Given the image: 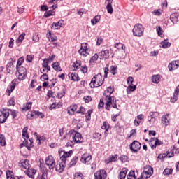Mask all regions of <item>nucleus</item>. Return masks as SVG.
<instances>
[{
  "instance_id": "1",
  "label": "nucleus",
  "mask_w": 179,
  "mask_h": 179,
  "mask_svg": "<svg viewBox=\"0 0 179 179\" xmlns=\"http://www.w3.org/2000/svg\"><path fill=\"white\" fill-rule=\"evenodd\" d=\"M113 92L114 87L110 86L106 90L103 94L106 97L105 100L106 101L105 108H106L108 111H110V107H111V106L113 108H117V110H118V108L117 107V100H114V99H113V98L110 96Z\"/></svg>"
},
{
  "instance_id": "2",
  "label": "nucleus",
  "mask_w": 179,
  "mask_h": 179,
  "mask_svg": "<svg viewBox=\"0 0 179 179\" xmlns=\"http://www.w3.org/2000/svg\"><path fill=\"white\" fill-rule=\"evenodd\" d=\"M63 153V155L60 157L61 162H59V164L56 165V171H59V173H62V171H64V169L66 167V161L68 160V157H71L72 156L73 151H64Z\"/></svg>"
},
{
  "instance_id": "3",
  "label": "nucleus",
  "mask_w": 179,
  "mask_h": 179,
  "mask_svg": "<svg viewBox=\"0 0 179 179\" xmlns=\"http://www.w3.org/2000/svg\"><path fill=\"white\" fill-rule=\"evenodd\" d=\"M103 83H104V80H103V76L101 75V73H98L92 78L90 85L92 88L99 87V86H101Z\"/></svg>"
},
{
  "instance_id": "4",
  "label": "nucleus",
  "mask_w": 179,
  "mask_h": 179,
  "mask_svg": "<svg viewBox=\"0 0 179 179\" xmlns=\"http://www.w3.org/2000/svg\"><path fill=\"white\" fill-rule=\"evenodd\" d=\"M143 31H145L143 26L141 24H136L132 30L133 36H135V37H142L143 36Z\"/></svg>"
},
{
  "instance_id": "5",
  "label": "nucleus",
  "mask_w": 179,
  "mask_h": 179,
  "mask_svg": "<svg viewBox=\"0 0 179 179\" xmlns=\"http://www.w3.org/2000/svg\"><path fill=\"white\" fill-rule=\"evenodd\" d=\"M17 70V72H16L17 78L20 80H24V79H26V77L27 76V70L26 69V68L21 66V67H18Z\"/></svg>"
},
{
  "instance_id": "6",
  "label": "nucleus",
  "mask_w": 179,
  "mask_h": 179,
  "mask_svg": "<svg viewBox=\"0 0 179 179\" xmlns=\"http://www.w3.org/2000/svg\"><path fill=\"white\" fill-rule=\"evenodd\" d=\"M46 166L51 170L52 169H57V165H55V158L52 155H48L45 160Z\"/></svg>"
},
{
  "instance_id": "7",
  "label": "nucleus",
  "mask_w": 179,
  "mask_h": 179,
  "mask_svg": "<svg viewBox=\"0 0 179 179\" xmlns=\"http://www.w3.org/2000/svg\"><path fill=\"white\" fill-rule=\"evenodd\" d=\"M153 174V168L150 167V166H145L141 174L142 177H145V178H150L152 175Z\"/></svg>"
},
{
  "instance_id": "8",
  "label": "nucleus",
  "mask_w": 179,
  "mask_h": 179,
  "mask_svg": "<svg viewBox=\"0 0 179 179\" xmlns=\"http://www.w3.org/2000/svg\"><path fill=\"white\" fill-rule=\"evenodd\" d=\"M71 136H72L73 142L76 143H80L83 142V138L82 137V134L80 133H78L74 131Z\"/></svg>"
},
{
  "instance_id": "9",
  "label": "nucleus",
  "mask_w": 179,
  "mask_h": 179,
  "mask_svg": "<svg viewBox=\"0 0 179 179\" xmlns=\"http://www.w3.org/2000/svg\"><path fill=\"white\" fill-rule=\"evenodd\" d=\"M78 52L80 55H83V57H87L90 52V50L87 48V43H82Z\"/></svg>"
},
{
  "instance_id": "10",
  "label": "nucleus",
  "mask_w": 179,
  "mask_h": 179,
  "mask_svg": "<svg viewBox=\"0 0 179 179\" xmlns=\"http://www.w3.org/2000/svg\"><path fill=\"white\" fill-rule=\"evenodd\" d=\"M10 115L9 111L3 110L0 111V124H5Z\"/></svg>"
},
{
  "instance_id": "11",
  "label": "nucleus",
  "mask_w": 179,
  "mask_h": 179,
  "mask_svg": "<svg viewBox=\"0 0 179 179\" xmlns=\"http://www.w3.org/2000/svg\"><path fill=\"white\" fill-rule=\"evenodd\" d=\"M149 145L152 149H156V146L163 145V142L157 138H152L149 141Z\"/></svg>"
},
{
  "instance_id": "12",
  "label": "nucleus",
  "mask_w": 179,
  "mask_h": 179,
  "mask_svg": "<svg viewBox=\"0 0 179 179\" xmlns=\"http://www.w3.org/2000/svg\"><path fill=\"white\" fill-rule=\"evenodd\" d=\"M156 117H159V113L157 112H150V115L148 117V121L150 122L151 125H154L156 122Z\"/></svg>"
},
{
  "instance_id": "13",
  "label": "nucleus",
  "mask_w": 179,
  "mask_h": 179,
  "mask_svg": "<svg viewBox=\"0 0 179 179\" xmlns=\"http://www.w3.org/2000/svg\"><path fill=\"white\" fill-rule=\"evenodd\" d=\"M130 150L131 152L136 153V152L141 150V143L136 141H133L131 143V145L130 146Z\"/></svg>"
},
{
  "instance_id": "14",
  "label": "nucleus",
  "mask_w": 179,
  "mask_h": 179,
  "mask_svg": "<svg viewBox=\"0 0 179 179\" xmlns=\"http://www.w3.org/2000/svg\"><path fill=\"white\" fill-rule=\"evenodd\" d=\"M95 179H106L107 173L104 170H100L95 173Z\"/></svg>"
},
{
  "instance_id": "15",
  "label": "nucleus",
  "mask_w": 179,
  "mask_h": 179,
  "mask_svg": "<svg viewBox=\"0 0 179 179\" xmlns=\"http://www.w3.org/2000/svg\"><path fill=\"white\" fill-rule=\"evenodd\" d=\"M81 162L85 164H90V160H92V156L90 154H83L81 157Z\"/></svg>"
},
{
  "instance_id": "16",
  "label": "nucleus",
  "mask_w": 179,
  "mask_h": 179,
  "mask_svg": "<svg viewBox=\"0 0 179 179\" xmlns=\"http://www.w3.org/2000/svg\"><path fill=\"white\" fill-rule=\"evenodd\" d=\"M179 67V60H174L169 63L168 68L169 71H174Z\"/></svg>"
},
{
  "instance_id": "17",
  "label": "nucleus",
  "mask_w": 179,
  "mask_h": 179,
  "mask_svg": "<svg viewBox=\"0 0 179 179\" xmlns=\"http://www.w3.org/2000/svg\"><path fill=\"white\" fill-rule=\"evenodd\" d=\"M57 8H58V4L52 5V6H50V4H48V6L43 5V6H41V10H42L43 12H47L48 9H52L54 10V9H57Z\"/></svg>"
},
{
  "instance_id": "18",
  "label": "nucleus",
  "mask_w": 179,
  "mask_h": 179,
  "mask_svg": "<svg viewBox=\"0 0 179 179\" xmlns=\"http://www.w3.org/2000/svg\"><path fill=\"white\" fill-rule=\"evenodd\" d=\"M36 173H37V171L33 168H29L25 171V174L29 176L30 178H34V175L36 174Z\"/></svg>"
},
{
  "instance_id": "19",
  "label": "nucleus",
  "mask_w": 179,
  "mask_h": 179,
  "mask_svg": "<svg viewBox=\"0 0 179 179\" xmlns=\"http://www.w3.org/2000/svg\"><path fill=\"white\" fill-rule=\"evenodd\" d=\"M20 167H22V169H24L25 170H27L30 169V163L29 162L28 159H24L19 164Z\"/></svg>"
},
{
  "instance_id": "20",
  "label": "nucleus",
  "mask_w": 179,
  "mask_h": 179,
  "mask_svg": "<svg viewBox=\"0 0 179 179\" xmlns=\"http://www.w3.org/2000/svg\"><path fill=\"white\" fill-rule=\"evenodd\" d=\"M99 56L105 58V59H108L110 58V50H102L99 53Z\"/></svg>"
},
{
  "instance_id": "21",
  "label": "nucleus",
  "mask_w": 179,
  "mask_h": 179,
  "mask_svg": "<svg viewBox=\"0 0 179 179\" xmlns=\"http://www.w3.org/2000/svg\"><path fill=\"white\" fill-rule=\"evenodd\" d=\"M29 142H30V144H29V145H28L27 141H24L23 143L20 145V148H22L24 146H26V148H27L28 150L31 151V148H33V146H34L33 145V141H31V139H29Z\"/></svg>"
},
{
  "instance_id": "22",
  "label": "nucleus",
  "mask_w": 179,
  "mask_h": 179,
  "mask_svg": "<svg viewBox=\"0 0 179 179\" xmlns=\"http://www.w3.org/2000/svg\"><path fill=\"white\" fill-rule=\"evenodd\" d=\"M62 24H64V20H61L58 22H54L52 25V29L53 30H58L62 27Z\"/></svg>"
},
{
  "instance_id": "23",
  "label": "nucleus",
  "mask_w": 179,
  "mask_h": 179,
  "mask_svg": "<svg viewBox=\"0 0 179 179\" xmlns=\"http://www.w3.org/2000/svg\"><path fill=\"white\" fill-rule=\"evenodd\" d=\"M76 110H78V106L71 105L70 107L67 108V113L69 115H73Z\"/></svg>"
},
{
  "instance_id": "24",
  "label": "nucleus",
  "mask_w": 179,
  "mask_h": 179,
  "mask_svg": "<svg viewBox=\"0 0 179 179\" xmlns=\"http://www.w3.org/2000/svg\"><path fill=\"white\" fill-rule=\"evenodd\" d=\"M69 78L71 80H74L78 82L80 80L79 76L76 73H69Z\"/></svg>"
},
{
  "instance_id": "25",
  "label": "nucleus",
  "mask_w": 179,
  "mask_h": 179,
  "mask_svg": "<svg viewBox=\"0 0 179 179\" xmlns=\"http://www.w3.org/2000/svg\"><path fill=\"white\" fill-rule=\"evenodd\" d=\"M170 20L173 23V24H176V23L178 22V13H174L171 14L170 16Z\"/></svg>"
},
{
  "instance_id": "26",
  "label": "nucleus",
  "mask_w": 179,
  "mask_h": 179,
  "mask_svg": "<svg viewBox=\"0 0 179 179\" xmlns=\"http://www.w3.org/2000/svg\"><path fill=\"white\" fill-rule=\"evenodd\" d=\"M7 179H23V176H12V172L10 171H6Z\"/></svg>"
},
{
  "instance_id": "27",
  "label": "nucleus",
  "mask_w": 179,
  "mask_h": 179,
  "mask_svg": "<svg viewBox=\"0 0 179 179\" xmlns=\"http://www.w3.org/2000/svg\"><path fill=\"white\" fill-rule=\"evenodd\" d=\"M127 173H128V169L123 168L122 169V171L119 174V179H125V177H127Z\"/></svg>"
},
{
  "instance_id": "28",
  "label": "nucleus",
  "mask_w": 179,
  "mask_h": 179,
  "mask_svg": "<svg viewBox=\"0 0 179 179\" xmlns=\"http://www.w3.org/2000/svg\"><path fill=\"white\" fill-rule=\"evenodd\" d=\"M59 65V62H57L52 64V67L55 71H57V72H61V71H62V69H61V66Z\"/></svg>"
},
{
  "instance_id": "29",
  "label": "nucleus",
  "mask_w": 179,
  "mask_h": 179,
  "mask_svg": "<svg viewBox=\"0 0 179 179\" xmlns=\"http://www.w3.org/2000/svg\"><path fill=\"white\" fill-rule=\"evenodd\" d=\"M101 129H105V135H108L107 132H108V129H110V124L107 122V121L103 122V125L101 126Z\"/></svg>"
},
{
  "instance_id": "30",
  "label": "nucleus",
  "mask_w": 179,
  "mask_h": 179,
  "mask_svg": "<svg viewBox=\"0 0 179 179\" xmlns=\"http://www.w3.org/2000/svg\"><path fill=\"white\" fill-rule=\"evenodd\" d=\"M15 87H16V83L15 82V80H13L11 82V85H10L9 88H8L7 90L8 93L10 94V93L13 92V90H15Z\"/></svg>"
},
{
  "instance_id": "31",
  "label": "nucleus",
  "mask_w": 179,
  "mask_h": 179,
  "mask_svg": "<svg viewBox=\"0 0 179 179\" xmlns=\"http://www.w3.org/2000/svg\"><path fill=\"white\" fill-rule=\"evenodd\" d=\"M101 17L100 15H96L93 19H92L91 23L92 26H95V24H97V23L100 22Z\"/></svg>"
},
{
  "instance_id": "32",
  "label": "nucleus",
  "mask_w": 179,
  "mask_h": 179,
  "mask_svg": "<svg viewBox=\"0 0 179 179\" xmlns=\"http://www.w3.org/2000/svg\"><path fill=\"white\" fill-rule=\"evenodd\" d=\"M78 157L75 156L70 162V163L68 164L69 169H71V167H73V166H75L76 163H78Z\"/></svg>"
},
{
  "instance_id": "33",
  "label": "nucleus",
  "mask_w": 179,
  "mask_h": 179,
  "mask_svg": "<svg viewBox=\"0 0 179 179\" xmlns=\"http://www.w3.org/2000/svg\"><path fill=\"white\" fill-rule=\"evenodd\" d=\"M162 124H164V125L167 126V124H169V122H170V117H169V115H167L166 116L162 117Z\"/></svg>"
},
{
  "instance_id": "34",
  "label": "nucleus",
  "mask_w": 179,
  "mask_h": 179,
  "mask_svg": "<svg viewBox=\"0 0 179 179\" xmlns=\"http://www.w3.org/2000/svg\"><path fill=\"white\" fill-rule=\"evenodd\" d=\"M152 83H159L160 82V75H154L152 76Z\"/></svg>"
},
{
  "instance_id": "35",
  "label": "nucleus",
  "mask_w": 179,
  "mask_h": 179,
  "mask_svg": "<svg viewBox=\"0 0 179 179\" xmlns=\"http://www.w3.org/2000/svg\"><path fill=\"white\" fill-rule=\"evenodd\" d=\"M136 90V85H129V86L127 88V94H129L131 92H135Z\"/></svg>"
},
{
  "instance_id": "36",
  "label": "nucleus",
  "mask_w": 179,
  "mask_h": 179,
  "mask_svg": "<svg viewBox=\"0 0 179 179\" xmlns=\"http://www.w3.org/2000/svg\"><path fill=\"white\" fill-rule=\"evenodd\" d=\"M117 157H118V155L116 154L115 155H111L108 157V162L106 160V163H111V162H117Z\"/></svg>"
},
{
  "instance_id": "37",
  "label": "nucleus",
  "mask_w": 179,
  "mask_h": 179,
  "mask_svg": "<svg viewBox=\"0 0 179 179\" xmlns=\"http://www.w3.org/2000/svg\"><path fill=\"white\" fill-rule=\"evenodd\" d=\"M161 45L162 46V48H169L170 45H171V43L170 42L164 40V41L161 42Z\"/></svg>"
},
{
  "instance_id": "38",
  "label": "nucleus",
  "mask_w": 179,
  "mask_h": 179,
  "mask_svg": "<svg viewBox=\"0 0 179 179\" xmlns=\"http://www.w3.org/2000/svg\"><path fill=\"white\" fill-rule=\"evenodd\" d=\"M55 15V11L50 10L45 12L44 17H50V16H54Z\"/></svg>"
},
{
  "instance_id": "39",
  "label": "nucleus",
  "mask_w": 179,
  "mask_h": 179,
  "mask_svg": "<svg viewBox=\"0 0 179 179\" xmlns=\"http://www.w3.org/2000/svg\"><path fill=\"white\" fill-rule=\"evenodd\" d=\"M31 104H33L31 102L27 103L22 108V111H27V110H30V108H31Z\"/></svg>"
},
{
  "instance_id": "40",
  "label": "nucleus",
  "mask_w": 179,
  "mask_h": 179,
  "mask_svg": "<svg viewBox=\"0 0 179 179\" xmlns=\"http://www.w3.org/2000/svg\"><path fill=\"white\" fill-rule=\"evenodd\" d=\"M26 36L25 33H22V34H20L17 38V40L16 41L17 44H19V43H22V41H23V40H24V37Z\"/></svg>"
},
{
  "instance_id": "41",
  "label": "nucleus",
  "mask_w": 179,
  "mask_h": 179,
  "mask_svg": "<svg viewBox=\"0 0 179 179\" xmlns=\"http://www.w3.org/2000/svg\"><path fill=\"white\" fill-rule=\"evenodd\" d=\"M83 173L80 172H76L74 173V179H83Z\"/></svg>"
},
{
  "instance_id": "42",
  "label": "nucleus",
  "mask_w": 179,
  "mask_h": 179,
  "mask_svg": "<svg viewBox=\"0 0 179 179\" xmlns=\"http://www.w3.org/2000/svg\"><path fill=\"white\" fill-rule=\"evenodd\" d=\"M173 173V169H169V168H166L163 172V174L164 176H169V174H172Z\"/></svg>"
},
{
  "instance_id": "43",
  "label": "nucleus",
  "mask_w": 179,
  "mask_h": 179,
  "mask_svg": "<svg viewBox=\"0 0 179 179\" xmlns=\"http://www.w3.org/2000/svg\"><path fill=\"white\" fill-rule=\"evenodd\" d=\"M115 47L117 48V50H125V45L122 43H117L115 45Z\"/></svg>"
},
{
  "instance_id": "44",
  "label": "nucleus",
  "mask_w": 179,
  "mask_h": 179,
  "mask_svg": "<svg viewBox=\"0 0 179 179\" xmlns=\"http://www.w3.org/2000/svg\"><path fill=\"white\" fill-rule=\"evenodd\" d=\"M99 59V55L95 54L94 56L92 57V58L90 60V64H93L96 62Z\"/></svg>"
},
{
  "instance_id": "45",
  "label": "nucleus",
  "mask_w": 179,
  "mask_h": 179,
  "mask_svg": "<svg viewBox=\"0 0 179 179\" xmlns=\"http://www.w3.org/2000/svg\"><path fill=\"white\" fill-rule=\"evenodd\" d=\"M48 38L49 41H51L52 43H54V41H57V36H55V35L54 34H51V33H50Z\"/></svg>"
},
{
  "instance_id": "46",
  "label": "nucleus",
  "mask_w": 179,
  "mask_h": 179,
  "mask_svg": "<svg viewBox=\"0 0 179 179\" xmlns=\"http://www.w3.org/2000/svg\"><path fill=\"white\" fill-rule=\"evenodd\" d=\"M93 113V110H90L87 111V113L85 114L86 120L90 121V118H92V113Z\"/></svg>"
},
{
  "instance_id": "47",
  "label": "nucleus",
  "mask_w": 179,
  "mask_h": 179,
  "mask_svg": "<svg viewBox=\"0 0 179 179\" xmlns=\"http://www.w3.org/2000/svg\"><path fill=\"white\" fill-rule=\"evenodd\" d=\"M36 179H47V173L43 172L42 173H40Z\"/></svg>"
},
{
  "instance_id": "48",
  "label": "nucleus",
  "mask_w": 179,
  "mask_h": 179,
  "mask_svg": "<svg viewBox=\"0 0 179 179\" xmlns=\"http://www.w3.org/2000/svg\"><path fill=\"white\" fill-rule=\"evenodd\" d=\"M156 30H157V33L158 36H163V29H162V27H160V26H157L156 27Z\"/></svg>"
},
{
  "instance_id": "49",
  "label": "nucleus",
  "mask_w": 179,
  "mask_h": 179,
  "mask_svg": "<svg viewBox=\"0 0 179 179\" xmlns=\"http://www.w3.org/2000/svg\"><path fill=\"white\" fill-rule=\"evenodd\" d=\"M73 68L75 71H76V69H79V68H80V61H76L73 64Z\"/></svg>"
},
{
  "instance_id": "50",
  "label": "nucleus",
  "mask_w": 179,
  "mask_h": 179,
  "mask_svg": "<svg viewBox=\"0 0 179 179\" xmlns=\"http://www.w3.org/2000/svg\"><path fill=\"white\" fill-rule=\"evenodd\" d=\"M24 61V58H20L17 61V66L16 68L18 69V68H22V66H20L22 65V64H23Z\"/></svg>"
},
{
  "instance_id": "51",
  "label": "nucleus",
  "mask_w": 179,
  "mask_h": 179,
  "mask_svg": "<svg viewBox=\"0 0 179 179\" xmlns=\"http://www.w3.org/2000/svg\"><path fill=\"white\" fill-rule=\"evenodd\" d=\"M106 9H107L108 13H110V15L113 14V6L111 4H107Z\"/></svg>"
},
{
  "instance_id": "52",
  "label": "nucleus",
  "mask_w": 179,
  "mask_h": 179,
  "mask_svg": "<svg viewBox=\"0 0 179 179\" xmlns=\"http://www.w3.org/2000/svg\"><path fill=\"white\" fill-rule=\"evenodd\" d=\"M65 96V90H62L61 92H58L57 97L58 99H62Z\"/></svg>"
},
{
  "instance_id": "53",
  "label": "nucleus",
  "mask_w": 179,
  "mask_h": 179,
  "mask_svg": "<svg viewBox=\"0 0 179 179\" xmlns=\"http://www.w3.org/2000/svg\"><path fill=\"white\" fill-rule=\"evenodd\" d=\"M110 73L112 75H115V73H117V66H110Z\"/></svg>"
},
{
  "instance_id": "54",
  "label": "nucleus",
  "mask_w": 179,
  "mask_h": 179,
  "mask_svg": "<svg viewBox=\"0 0 179 179\" xmlns=\"http://www.w3.org/2000/svg\"><path fill=\"white\" fill-rule=\"evenodd\" d=\"M0 144L1 146H5V145H6V141H5V137L2 136L0 137Z\"/></svg>"
},
{
  "instance_id": "55",
  "label": "nucleus",
  "mask_w": 179,
  "mask_h": 179,
  "mask_svg": "<svg viewBox=\"0 0 179 179\" xmlns=\"http://www.w3.org/2000/svg\"><path fill=\"white\" fill-rule=\"evenodd\" d=\"M35 115H37V117H39V118H44L45 115L43 113L38 112V111H34Z\"/></svg>"
},
{
  "instance_id": "56",
  "label": "nucleus",
  "mask_w": 179,
  "mask_h": 179,
  "mask_svg": "<svg viewBox=\"0 0 179 179\" xmlns=\"http://www.w3.org/2000/svg\"><path fill=\"white\" fill-rule=\"evenodd\" d=\"M34 58V56L33 55H28L27 56L26 61H28V62H31Z\"/></svg>"
},
{
  "instance_id": "57",
  "label": "nucleus",
  "mask_w": 179,
  "mask_h": 179,
  "mask_svg": "<svg viewBox=\"0 0 179 179\" xmlns=\"http://www.w3.org/2000/svg\"><path fill=\"white\" fill-rule=\"evenodd\" d=\"M41 80H48V75L47 73H44L41 76Z\"/></svg>"
},
{
  "instance_id": "58",
  "label": "nucleus",
  "mask_w": 179,
  "mask_h": 179,
  "mask_svg": "<svg viewBox=\"0 0 179 179\" xmlns=\"http://www.w3.org/2000/svg\"><path fill=\"white\" fill-rule=\"evenodd\" d=\"M128 85H133L134 83V78L133 77H129L127 78Z\"/></svg>"
},
{
  "instance_id": "59",
  "label": "nucleus",
  "mask_w": 179,
  "mask_h": 179,
  "mask_svg": "<svg viewBox=\"0 0 179 179\" xmlns=\"http://www.w3.org/2000/svg\"><path fill=\"white\" fill-rule=\"evenodd\" d=\"M153 15H155L156 16H160V15H162V12L161 10H155L152 12Z\"/></svg>"
},
{
  "instance_id": "60",
  "label": "nucleus",
  "mask_w": 179,
  "mask_h": 179,
  "mask_svg": "<svg viewBox=\"0 0 179 179\" xmlns=\"http://www.w3.org/2000/svg\"><path fill=\"white\" fill-rule=\"evenodd\" d=\"M84 100L85 101V103H90V101H92V96H84Z\"/></svg>"
},
{
  "instance_id": "61",
  "label": "nucleus",
  "mask_w": 179,
  "mask_h": 179,
  "mask_svg": "<svg viewBox=\"0 0 179 179\" xmlns=\"http://www.w3.org/2000/svg\"><path fill=\"white\" fill-rule=\"evenodd\" d=\"M103 41H104V39H103V38H98L96 41V45H100L103 43Z\"/></svg>"
},
{
  "instance_id": "62",
  "label": "nucleus",
  "mask_w": 179,
  "mask_h": 179,
  "mask_svg": "<svg viewBox=\"0 0 179 179\" xmlns=\"http://www.w3.org/2000/svg\"><path fill=\"white\" fill-rule=\"evenodd\" d=\"M110 71V69H108V67H105L104 69V78H107V76L108 75V72Z\"/></svg>"
},
{
  "instance_id": "63",
  "label": "nucleus",
  "mask_w": 179,
  "mask_h": 179,
  "mask_svg": "<svg viewBox=\"0 0 179 179\" xmlns=\"http://www.w3.org/2000/svg\"><path fill=\"white\" fill-rule=\"evenodd\" d=\"M17 12L18 13H23V12H24V7L22 6V7H18L17 8Z\"/></svg>"
},
{
  "instance_id": "64",
  "label": "nucleus",
  "mask_w": 179,
  "mask_h": 179,
  "mask_svg": "<svg viewBox=\"0 0 179 179\" xmlns=\"http://www.w3.org/2000/svg\"><path fill=\"white\" fill-rule=\"evenodd\" d=\"M80 69L83 72V73H86V72H87V66H81Z\"/></svg>"
}]
</instances>
